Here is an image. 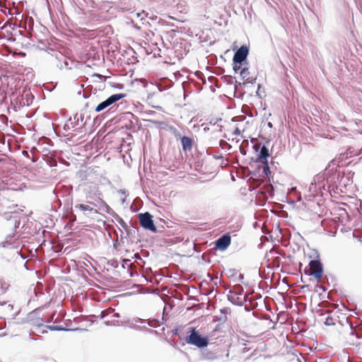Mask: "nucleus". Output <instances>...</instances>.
Listing matches in <instances>:
<instances>
[{"mask_svg": "<svg viewBox=\"0 0 362 362\" xmlns=\"http://www.w3.org/2000/svg\"><path fill=\"white\" fill-rule=\"evenodd\" d=\"M270 154L269 152V149L265 146H263L261 148V150L257 156V162L262 163L263 165V171L266 174H267V172H269V167L267 161V158L269 157Z\"/></svg>", "mask_w": 362, "mask_h": 362, "instance_id": "0eeeda50", "label": "nucleus"}, {"mask_svg": "<svg viewBox=\"0 0 362 362\" xmlns=\"http://www.w3.org/2000/svg\"><path fill=\"white\" fill-rule=\"evenodd\" d=\"M228 297L233 303L242 305L243 303L246 300L247 295H243L240 293H238L235 291H230Z\"/></svg>", "mask_w": 362, "mask_h": 362, "instance_id": "1a4fd4ad", "label": "nucleus"}, {"mask_svg": "<svg viewBox=\"0 0 362 362\" xmlns=\"http://www.w3.org/2000/svg\"><path fill=\"white\" fill-rule=\"evenodd\" d=\"M75 207L81 211H92L93 210V208H91L88 205L82 204H76Z\"/></svg>", "mask_w": 362, "mask_h": 362, "instance_id": "4468645a", "label": "nucleus"}, {"mask_svg": "<svg viewBox=\"0 0 362 362\" xmlns=\"http://www.w3.org/2000/svg\"><path fill=\"white\" fill-rule=\"evenodd\" d=\"M103 313H104V311H102V317L104 316Z\"/></svg>", "mask_w": 362, "mask_h": 362, "instance_id": "a211bd4d", "label": "nucleus"}, {"mask_svg": "<svg viewBox=\"0 0 362 362\" xmlns=\"http://www.w3.org/2000/svg\"><path fill=\"white\" fill-rule=\"evenodd\" d=\"M231 238L228 233L222 235L215 242V247L223 251L230 245Z\"/></svg>", "mask_w": 362, "mask_h": 362, "instance_id": "6e6552de", "label": "nucleus"}, {"mask_svg": "<svg viewBox=\"0 0 362 362\" xmlns=\"http://www.w3.org/2000/svg\"><path fill=\"white\" fill-rule=\"evenodd\" d=\"M243 80L247 83H253L255 81V78L250 76V71L247 67L242 68L238 71Z\"/></svg>", "mask_w": 362, "mask_h": 362, "instance_id": "9b49d317", "label": "nucleus"}, {"mask_svg": "<svg viewBox=\"0 0 362 362\" xmlns=\"http://www.w3.org/2000/svg\"><path fill=\"white\" fill-rule=\"evenodd\" d=\"M259 148V144H255V145L254 146V148H255L256 151H257Z\"/></svg>", "mask_w": 362, "mask_h": 362, "instance_id": "dca6fc26", "label": "nucleus"}, {"mask_svg": "<svg viewBox=\"0 0 362 362\" xmlns=\"http://www.w3.org/2000/svg\"><path fill=\"white\" fill-rule=\"evenodd\" d=\"M338 312H329L325 317L324 323L327 326H337V331L341 338L348 344H353L354 339L357 337L355 329L349 322L348 317L343 316L342 321L339 320Z\"/></svg>", "mask_w": 362, "mask_h": 362, "instance_id": "f257e3e1", "label": "nucleus"}, {"mask_svg": "<svg viewBox=\"0 0 362 362\" xmlns=\"http://www.w3.org/2000/svg\"><path fill=\"white\" fill-rule=\"evenodd\" d=\"M139 219L141 226L144 228L154 233L157 231V228L153 223V216L149 213L146 212L144 214H139Z\"/></svg>", "mask_w": 362, "mask_h": 362, "instance_id": "20e7f679", "label": "nucleus"}, {"mask_svg": "<svg viewBox=\"0 0 362 362\" xmlns=\"http://www.w3.org/2000/svg\"><path fill=\"white\" fill-rule=\"evenodd\" d=\"M181 144L185 151H190L192 148L193 140L188 136H182L181 138Z\"/></svg>", "mask_w": 362, "mask_h": 362, "instance_id": "f8f14e48", "label": "nucleus"}, {"mask_svg": "<svg viewBox=\"0 0 362 362\" xmlns=\"http://www.w3.org/2000/svg\"><path fill=\"white\" fill-rule=\"evenodd\" d=\"M249 54V49L247 46H241L235 53L233 62V70L238 72L240 69L243 62L246 60Z\"/></svg>", "mask_w": 362, "mask_h": 362, "instance_id": "7ed1b4c3", "label": "nucleus"}, {"mask_svg": "<svg viewBox=\"0 0 362 362\" xmlns=\"http://www.w3.org/2000/svg\"><path fill=\"white\" fill-rule=\"evenodd\" d=\"M134 16L137 18H141L143 20L145 18V17H146L147 14L144 11H141L134 13Z\"/></svg>", "mask_w": 362, "mask_h": 362, "instance_id": "2eb2a0df", "label": "nucleus"}, {"mask_svg": "<svg viewBox=\"0 0 362 362\" xmlns=\"http://www.w3.org/2000/svg\"><path fill=\"white\" fill-rule=\"evenodd\" d=\"M10 287V284L4 278L0 277V296L6 293Z\"/></svg>", "mask_w": 362, "mask_h": 362, "instance_id": "ddd939ff", "label": "nucleus"}, {"mask_svg": "<svg viewBox=\"0 0 362 362\" xmlns=\"http://www.w3.org/2000/svg\"><path fill=\"white\" fill-rule=\"evenodd\" d=\"M358 154V152L357 151L353 149L352 148H349L344 153H340L337 158V160L339 163L349 158H351L354 156H357Z\"/></svg>", "mask_w": 362, "mask_h": 362, "instance_id": "9d476101", "label": "nucleus"}, {"mask_svg": "<svg viewBox=\"0 0 362 362\" xmlns=\"http://www.w3.org/2000/svg\"><path fill=\"white\" fill-rule=\"evenodd\" d=\"M126 97V94L124 93H117L114 94L110 96L107 100L105 101L100 103L96 107H95V112H99L102 111L103 110L105 109L108 106L111 105L112 104L116 103L117 101L124 98Z\"/></svg>", "mask_w": 362, "mask_h": 362, "instance_id": "423d86ee", "label": "nucleus"}, {"mask_svg": "<svg viewBox=\"0 0 362 362\" xmlns=\"http://www.w3.org/2000/svg\"><path fill=\"white\" fill-rule=\"evenodd\" d=\"M240 130H239L238 128H237V129H235V134H240Z\"/></svg>", "mask_w": 362, "mask_h": 362, "instance_id": "f3484780", "label": "nucleus"}, {"mask_svg": "<svg viewBox=\"0 0 362 362\" xmlns=\"http://www.w3.org/2000/svg\"><path fill=\"white\" fill-rule=\"evenodd\" d=\"M309 274L313 276L315 279L320 281L323 275L322 265L319 260H312L309 263Z\"/></svg>", "mask_w": 362, "mask_h": 362, "instance_id": "39448f33", "label": "nucleus"}, {"mask_svg": "<svg viewBox=\"0 0 362 362\" xmlns=\"http://www.w3.org/2000/svg\"><path fill=\"white\" fill-rule=\"evenodd\" d=\"M190 334L187 336L186 342L199 348L207 346L209 339L207 337H202L194 327H190Z\"/></svg>", "mask_w": 362, "mask_h": 362, "instance_id": "f03ea898", "label": "nucleus"}]
</instances>
